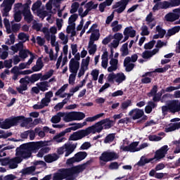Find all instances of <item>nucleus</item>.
<instances>
[{"mask_svg":"<svg viewBox=\"0 0 180 180\" xmlns=\"http://www.w3.org/2000/svg\"><path fill=\"white\" fill-rule=\"evenodd\" d=\"M82 170V166H73L69 168L60 169L58 172L53 174V180H75Z\"/></svg>","mask_w":180,"mask_h":180,"instance_id":"obj_1","label":"nucleus"},{"mask_svg":"<svg viewBox=\"0 0 180 180\" xmlns=\"http://www.w3.org/2000/svg\"><path fill=\"white\" fill-rule=\"evenodd\" d=\"M113 126H115V121L110 120V118H105L86 129L89 134H91V133L95 134L96 133L102 132V130H109Z\"/></svg>","mask_w":180,"mask_h":180,"instance_id":"obj_2","label":"nucleus"},{"mask_svg":"<svg viewBox=\"0 0 180 180\" xmlns=\"http://www.w3.org/2000/svg\"><path fill=\"white\" fill-rule=\"evenodd\" d=\"M40 78H41V73H35L30 77L26 75L25 77L21 78L19 81L20 84V86L16 87L18 92L21 95H23V91H27L28 89L27 85H29V84H34V82H37Z\"/></svg>","mask_w":180,"mask_h":180,"instance_id":"obj_3","label":"nucleus"},{"mask_svg":"<svg viewBox=\"0 0 180 180\" xmlns=\"http://www.w3.org/2000/svg\"><path fill=\"white\" fill-rule=\"evenodd\" d=\"M129 2L130 0H121L120 1L116 2L114 5H112V9H115L114 11L110 14V15L107 17L105 20L106 25H110L112 20H113V18H115V12L117 13H123L129 5Z\"/></svg>","mask_w":180,"mask_h":180,"instance_id":"obj_4","label":"nucleus"},{"mask_svg":"<svg viewBox=\"0 0 180 180\" xmlns=\"http://www.w3.org/2000/svg\"><path fill=\"white\" fill-rule=\"evenodd\" d=\"M170 113H176L180 112L179 100H171L167 105L162 106V113L164 116Z\"/></svg>","mask_w":180,"mask_h":180,"instance_id":"obj_5","label":"nucleus"},{"mask_svg":"<svg viewBox=\"0 0 180 180\" xmlns=\"http://www.w3.org/2000/svg\"><path fill=\"white\" fill-rule=\"evenodd\" d=\"M70 72L72 74L69 76V84L73 85L75 82V77H77V73L78 70H79V62L75 61V58H72L69 63Z\"/></svg>","mask_w":180,"mask_h":180,"instance_id":"obj_6","label":"nucleus"},{"mask_svg":"<svg viewBox=\"0 0 180 180\" xmlns=\"http://www.w3.org/2000/svg\"><path fill=\"white\" fill-rule=\"evenodd\" d=\"M15 151L16 157L21 158L22 161H23V160H28V158L32 157V152L30 150L26 143H24L19 148H17Z\"/></svg>","mask_w":180,"mask_h":180,"instance_id":"obj_7","label":"nucleus"},{"mask_svg":"<svg viewBox=\"0 0 180 180\" xmlns=\"http://www.w3.org/2000/svg\"><path fill=\"white\" fill-rule=\"evenodd\" d=\"M20 115L17 117L12 116L10 118H6L4 121L2 122L3 126H4V130H8V129H11V127H13V126H18L19 123H20Z\"/></svg>","mask_w":180,"mask_h":180,"instance_id":"obj_8","label":"nucleus"},{"mask_svg":"<svg viewBox=\"0 0 180 180\" xmlns=\"http://www.w3.org/2000/svg\"><path fill=\"white\" fill-rule=\"evenodd\" d=\"M86 136H89L87 129H80L70 134L69 141H78V140H82Z\"/></svg>","mask_w":180,"mask_h":180,"instance_id":"obj_9","label":"nucleus"},{"mask_svg":"<svg viewBox=\"0 0 180 180\" xmlns=\"http://www.w3.org/2000/svg\"><path fill=\"white\" fill-rule=\"evenodd\" d=\"M25 145H27L31 153L33 154V153H36L40 150V148L44 147L46 146V142L43 141L29 142L26 143Z\"/></svg>","mask_w":180,"mask_h":180,"instance_id":"obj_10","label":"nucleus"},{"mask_svg":"<svg viewBox=\"0 0 180 180\" xmlns=\"http://www.w3.org/2000/svg\"><path fill=\"white\" fill-rule=\"evenodd\" d=\"M117 158H119L117 153L108 151L103 152L99 157L100 161H103V162H109V161H113L117 160Z\"/></svg>","mask_w":180,"mask_h":180,"instance_id":"obj_11","label":"nucleus"},{"mask_svg":"<svg viewBox=\"0 0 180 180\" xmlns=\"http://www.w3.org/2000/svg\"><path fill=\"white\" fill-rule=\"evenodd\" d=\"M168 153V146L165 145L159 150H156L155 153V155L153 160H156L157 161H160V160H162V158H165V155Z\"/></svg>","mask_w":180,"mask_h":180,"instance_id":"obj_12","label":"nucleus"},{"mask_svg":"<svg viewBox=\"0 0 180 180\" xmlns=\"http://www.w3.org/2000/svg\"><path fill=\"white\" fill-rule=\"evenodd\" d=\"M165 18L167 22H175V20H178L180 18V8L174 9L173 13H168Z\"/></svg>","mask_w":180,"mask_h":180,"instance_id":"obj_13","label":"nucleus"},{"mask_svg":"<svg viewBox=\"0 0 180 180\" xmlns=\"http://www.w3.org/2000/svg\"><path fill=\"white\" fill-rule=\"evenodd\" d=\"M129 116H132L133 120H137L139 119H141L143 116H144V110H141L139 108H134L129 111Z\"/></svg>","mask_w":180,"mask_h":180,"instance_id":"obj_14","label":"nucleus"},{"mask_svg":"<svg viewBox=\"0 0 180 180\" xmlns=\"http://www.w3.org/2000/svg\"><path fill=\"white\" fill-rule=\"evenodd\" d=\"M139 146V142L135 141L132 142L129 146H122L120 147V150H122V151H129V153H136L137 151H140V148H137Z\"/></svg>","mask_w":180,"mask_h":180,"instance_id":"obj_15","label":"nucleus"},{"mask_svg":"<svg viewBox=\"0 0 180 180\" xmlns=\"http://www.w3.org/2000/svg\"><path fill=\"white\" fill-rule=\"evenodd\" d=\"M124 67L125 68L126 72H130L133 71L136 65L134 63H130V56H127L124 60Z\"/></svg>","mask_w":180,"mask_h":180,"instance_id":"obj_16","label":"nucleus"},{"mask_svg":"<svg viewBox=\"0 0 180 180\" xmlns=\"http://www.w3.org/2000/svg\"><path fill=\"white\" fill-rule=\"evenodd\" d=\"M77 148V143L74 144H68V143H65V157H68L70 155V154H72L75 149Z\"/></svg>","mask_w":180,"mask_h":180,"instance_id":"obj_17","label":"nucleus"},{"mask_svg":"<svg viewBox=\"0 0 180 180\" xmlns=\"http://www.w3.org/2000/svg\"><path fill=\"white\" fill-rule=\"evenodd\" d=\"M22 162V158L19 157H15L10 159V162L8 163L9 168L11 169H15V168H18V164H20Z\"/></svg>","mask_w":180,"mask_h":180,"instance_id":"obj_18","label":"nucleus"},{"mask_svg":"<svg viewBox=\"0 0 180 180\" xmlns=\"http://www.w3.org/2000/svg\"><path fill=\"white\" fill-rule=\"evenodd\" d=\"M50 102H51V100H49V98H46V97H44L41 100V104H35L33 105V109H43V108L49 106V103H50Z\"/></svg>","mask_w":180,"mask_h":180,"instance_id":"obj_19","label":"nucleus"},{"mask_svg":"<svg viewBox=\"0 0 180 180\" xmlns=\"http://www.w3.org/2000/svg\"><path fill=\"white\" fill-rule=\"evenodd\" d=\"M60 158V156L57 155L56 153L53 154H49L46 156H44V160L45 161L48 163L50 164L51 162H54V161H57Z\"/></svg>","mask_w":180,"mask_h":180,"instance_id":"obj_20","label":"nucleus"},{"mask_svg":"<svg viewBox=\"0 0 180 180\" xmlns=\"http://www.w3.org/2000/svg\"><path fill=\"white\" fill-rule=\"evenodd\" d=\"M64 116H65V112H59L51 117V122L54 124L60 123L61 122V117H64Z\"/></svg>","mask_w":180,"mask_h":180,"instance_id":"obj_21","label":"nucleus"},{"mask_svg":"<svg viewBox=\"0 0 180 180\" xmlns=\"http://www.w3.org/2000/svg\"><path fill=\"white\" fill-rule=\"evenodd\" d=\"M20 117H21L20 120V123H21L20 124L21 127H26V126H27L29 123H32V122H33V119H32V117L26 118L23 115H20Z\"/></svg>","mask_w":180,"mask_h":180,"instance_id":"obj_22","label":"nucleus"},{"mask_svg":"<svg viewBox=\"0 0 180 180\" xmlns=\"http://www.w3.org/2000/svg\"><path fill=\"white\" fill-rule=\"evenodd\" d=\"M155 108H157V104L155 103L153 101H148V105L145 107V113L150 115Z\"/></svg>","mask_w":180,"mask_h":180,"instance_id":"obj_23","label":"nucleus"},{"mask_svg":"<svg viewBox=\"0 0 180 180\" xmlns=\"http://www.w3.org/2000/svg\"><path fill=\"white\" fill-rule=\"evenodd\" d=\"M153 161H154V158L148 159L144 156H142L140 160L138 162L137 165H139V167H144V165H146V164L153 162Z\"/></svg>","mask_w":180,"mask_h":180,"instance_id":"obj_24","label":"nucleus"},{"mask_svg":"<svg viewBox=\"0 0 180 180\" xmlns=\"http://www.w3.org/2000/svg\"><path fill=\"white\" fill-rule=\"evenodd\" d=\"M88 155V153L86 152H78L75 155V158H76V161L77 162H80V161H82V160H85Z\"/></svg>","mask_w":180,"mask_h":180,"instance_id":"obj_25","label":"nucleus"},{"mask_svg":"<svg viewBox=\"0 0 180 180\" xmlns=\"http://www.w3.org/2000/svg\"><path fill=\"white\" fill-rule=\"evenodd\" d=\"M37 86L39 88V90L42 92H46V91H49V82H41L37 84Z\"/></svg>","mask_w":180,"mask_h":180,"instance_id":"obj_26","label":"nucleus"},{"mask_svg":"<svg viewBox=\"0 0 180 180\" xmlns=\"http://www.w3.org/2000/svg\"><path fill=\"white\" fill-rule=\"evenodd\" d=\"M115 139H116V134H109L104 139L103 143L105 144H110V143H113L115 141Z\"/></svg>","mask_w":180,"mask_h":180,"instance_id":"obj_27","label":"nucleus"},{"mask_svg":"<svg viewBox=\"0 0 180 180\" xmlns=\"http://www.w3.org/2000/svg\"><path fill=\"white\" fill-rule=\"evenodd\" d=\"M22 15L25 18V20L27 22V23H30L33 20V16L30 13V10L24 11L22 10Z\"/></svg>","mask_w":180,"mask_h":180,"instance_id":"obj_28","label":"nucleus"},{"mask_svg":"<svg viewBox=\"0 0 180 180\" xmlns=\"http://www.w3.org/2000/svg\"><path fill=\"white\" fill-rule=\"evenodd\" d=\"M164 175H165V174L157 173L154 169H151L149 172V176H154L156 179H162L164 178Z\"/></svg>","mask_w":180,"mask_h":180,"instance_id":"obj_29","label":"nucleus"},{"mask_svg":"<svg viewBox=\"0 0 180 180\" xmlns=\"http://www.w3.org/2000/svg\"><path fill=\"white\" fill-rule=\"evenodd\" d=\"M180 124L178 122L173 123L170 127L165 128L166 133H169L171 131H175V130H179Z\"/></svg>","mask_w":180,"mask_h":180,"instance_id":"obj_30","label":"nucleus"},{"mask_svg":"<svg viewBox=\"0 0 180 180\" xmlns=\"http://www.w3.org/2000/svg\"><path fill=\"white\" fill-rule=\"evenodd\" d=\"M63 120L66 123H68L70 122H73L75 120L74 119V112H68L67 114H65L63 116Z\"/></svg>","mask_w":180,"mask_h":180,"instance_id":"obj_31","label":"nucleus"},{"mask_svg":"<svg viewBox=\"0 0 180 180\" xmlns=\"http://www.w3.org/2000/svg\"><path fill=\"white\" fill-rule=\"evenodd\" d=\"M51 148L49 147H42L38 152L37 156L39 157V158H42V157L45 155L47 154L50 151Z\"/></svg>","mask_w":180,"mask_h":180,"instance_id":"obj_32","label":"nucleus"},{"mask_svg":"<svg viewBox=\"0 0 180 180\" xmlns=\"http://www.w3.org/2000/svg\"><path fill=\"white\" fill-rule=\"evenodd\" d=\"M123 81H126V75H124V73H117L115 82H117V84H122Z\"/></svg>","mask_w":180,"mask_h":180,"instance_id":"obj_33","label":"nucleus"},{"mask_svg":"<svg viewBox=\"0 0 180 180\" xmlns=\"http://www.w3.org/2000/svg\"><path fill=\"white\" fill-rule=\"evenodd\" d=\"M103 115H105V113H99L93 117H88L85 119V120L86 122H95L96 120H98V119H100V117H102Z\"/></svg>","mask_w":180,"mask_h":180,"instance_id":"obj_34","label":"nucleus"},{"mask_svg":"<svg viewBox=\"0 0 180 180\" xmlns=\"http://www.w3.org/2000/svg\"><path fill=\"white\" fill-rule=\"evenodd\" d=\"M75 120H82L85 119V113L82 112H73Z\"/></svg>","mask_w":180,"mask_h":180,"instance_id":"obj_35","label":"nucleus"},{"mask_svg":"<svg viewBox=\"0 0 180 180\" xmlns=\"http://www.w3.org/2000/svg\"><path fill=\"white\" fill-rule=\"evenodd\" d=\"M165 94V90L162 89L160 92L156 93L155 96H153V102H160L161 101V96L162 94Z\"/></svg>","mask_w":180,"mask_h":180,"instance_id":"obj_36","label":"nucleus"},{"mask_svg":"<svg viewBox=\"0 0 180 180\" xmlns=\"http://www.w3.org/2000/svg\"><path fill=\"white\" fill-rule=\"evenodd\" d=\"M34 171H36V167L31 166L22 169V174L23 175H30V174H33Z\"/></svg>","mask_w":180,"mask_h":180,"instance_id":"obj_37","label":"nucleus"},{"mask_svg":"<svg viewBox=\"0 0 180 180\" xmlns=\"http://www.w3.org/2000/svg\"><path fill=\"white\" fill-rule=\"evenodd\" d=\"M90 60H91V57H89V56H87L85 59H82L81 68L88 70V66L89 65Z\"/></svg>","mask_w":180,"mask_h":180,"instance_id":"obj_38","label":"nucleus"},{"mask_svg":"<svg viewBox=\"0 0 180 180\" xmlns=\"http://www.w3.org/2000/svg\"><path fill=\"white\" fill-rule=\"evenodd\" d=\"M169 68H171V65H165L164 68H156L154 70V72H158V73L167 72V71H168V70H169Z\"/></svg>","mask_w":180,"mask_h":180,"instance_id":"obj_39","label":"nucleus"},{"mask_svg":"<svg viewBox=\"0 0 180 180\" xmlns=\"http://www.w3.org/2000/svg\"><path fill=\"white\" fill-rule=\"evenodd\" d=\"M180 30V26H175L167 31L168 36H174L176 33H178Z\"/></svg>","mask_w":180,"mask_h":180,"instance_id":"obj_40","label":"nucleus"},{"mask_svg":"<svg viewBox=\"0 0 180 180\" xmlns=\"http://www.w3.org/2000/svg\"><path fill=\"white\" fill-rule=\"evenodd\" d=\"M30 53H32L30 51L26 49V50H20L19 52V56L20 58H27L28 54L30 55Z\"/></svg>","mask_w":180,"mask_h":180,"instance_id":"obj_41","label":"nucleus"},{"mask_svg":"<svg viewBox=\"0 0 180 180\" xmlns=\"http://www.w3.org/2000/svg\"><path fill=\"white\" fill-rule=\"evenodd\" d=\"M157 92H158V86L154 85L150 91L148 93L147 95L149 98H151V96H154Z\"/></svg>","mask_w":180,"mask_h":180,"instance_id":"obj_42","label":"nucleus"},{"mask_svg":"<svg viewBox=\"0 0 180 180\" xmlns=\"http://www.w3.org/2000/svg\"><path fill=\"white\" fill-rule=\"evenodd\" d=\"M71 8H72L70 11V13L72 14L75 13L78 11V8H79V3L74 2L72 4Z\"/></svg>","mask_w":180,"mask_h":180,"instance_id":"obj_43","label":"nucleus"},{"mask_svg":"<svg viewBox=\"0 0 180 180\" xmlns=\"http://www.w3.org/2000/svg\"><path fill=\"white\" fill-rule=\"evenodd\" d=\"M99 37H101L99 30H97L95 32H92L90 36V39L94 40V41H97V40H99Z\"/></svg>","mask_w":180,"mask_h":180,"instance_id":"obj_44","label":"nucleus"},{"mask_svg":"<svg viewBox=\"0 0 180 180\" xmlns=\"http://www.w3.org/2000/svg\"><path fill=\"white\" fill-rule=\"evenodd\" d=\"M129 106H131V100H127L122 103L121 104V109H123V110H126Z\"/></svg>","mask_w":180,"mask_h":180,"instance_id":"obj_45","label":"nucleus"},{"mask_svg":"<svg viewBox=\"0 0 180 180\" xmlns=\"http://www.w3.org/2000/svg\"><path fill=\"white\" fill-rule=\"evenodd\" d=\"M15 22H19L22 20V11H18L14 13Z\"/></svg>","mask_w":180,"mask_h":180,"instance_id":"obj_46","label":"nucleus"},{"mask_svg":"<svg viewBox=\"0 0 180 180\" xmlns=\"http://www.w3.org/2000/svg\"><path fill=\"white\" fill-rule=\"evenodd\" d=\"M155 44V40H152L144 45L145 50H151Z\"/></svg>","mask_w":180,"mask_h":180,"instance_id":"obj_47","label":"nucleus"},{"mask_svg":"<svg viewBox=\"0 0 180 180\" xmlns=\"http://www.w3.org/2000/svg\"><path fill=\"white\" fill-rule=\"evenodd\" d=\"M141 30V36H148V34H150V32L148 31V27H147V25L142 26Z\"/></svg>","mask_w":180,"mask_h":180,"instance_id":"obj_48","label":"nucleus"},{"mask_svg":"<svg viewBox=\"0 0 180 180\" xmlns=\"http://www.w3.org/2000/svg\"><path fill=\"white\" fill-rule=\"evenodd\" d=\"M162 4H163V1L156 2L154 6L153 7V12H155V11H160V9H163Z\"/></svg>","mask_w":180,"mask_h":180,"instance_id":"obj_49","label":"nucleus"},{"mask_svg":"<svg viewBox=\"0 0 180 180\" xmlns=\"http://www.w3.org/2000/svg\"><path fill=\"white\" fill-rule=\"evenodd\" d=\"M78 19V14L75 13L72 15L68 19V24L69 25H72V23H75V21Z\"/></svg>","mask_w":180,"mask_h":180,"instance_id":"obj_50","label":"nucleus"},{"mask_svg":"<svg viewBox=\"0 0 180 180\" xmlns=\"http://www.w3.org/2000/svg\"><path fill=\"white\" fill-rule=\"evenodd\" d=\"M69 126H72L70 128L73 131L78 130V129H82V125H81V123H72L69 124Z\"/></svg>","mask_w":180,"mask_h":180,"instance_id":"obj_51","label":"nucleus"},{"mask_svg":"<svg viewBox=\"0 0 180 180\" xmlns=\"http://www.w3.org/2000/svg\"><path fill=\"white\" fill-rule=\"evenodd\" d=\"M91 75L93 77L94 81H98V77H99V70L94 69L91 71Z\"/></svg>","mask_w":180,"mask_h":180,"instance_id":"obj_52","label":"nucleus"},{"mask_svg":"<svg viewBox=\"0 0 180 180\" xmlns=\"http://www.w3.org/2000/svg\"><path fill=\"white\" fill-rule=\"evenodd\" d=\"M68 87V84H64L63 86H62L60 87V89H59L55 94L56 96H60V95H61V94L63 92H64V91H65V89H67V88Z\"/></svg>","mask_w":180,"mask_h":180,"instance_id":"obj_53","label":"nucleus"},{"mask_svg":"<svg viewBox=\"0 0 180 180\" xmlns=\"http://www.w3.org/2000/svg\"><path fill=\"white\" fill-rule=\"evenodd\" d=\"M75 162H78L77 161V159L74 156V157L70 158L67 160L66 165H68L69 167H71L72 165L75 164Z\"/></svg>","mask_w":180,"mask_h":180,"instance_id":"obj_54","label":"nucleus"},{"mask_svg":"<svg viewBox=\"0 0 180 180\" xmlns=\"http://www.w3.org/2000/svg\"><path fill=\"white\" fill-rule=\"evenodd\" d=\"M119 167L120 165L117 162H112L109 165L108 168L111 170L119 169Z\"/></svg>","mask_w":180,"mask_h":180,"instance_id":"obj_55","label":"nucleus"},{"mask_svg":"<svg viewBox=\"0 0 180 180\" xmlns=\"http://www.w3.org/2000/svg\"><path fill=\"white\" fill-rule=\"evenodd\" d=\"M40 6H41V1L38 0L32 5V11H37Z\"/></svg>","mask_w":180,"mask_h":180,"instance_id":"obj_56","label":"nucleus"},{"mask_svg":"<svg viewBox=\"0 0 180 180\" xmlns=\"http://www.w3.org/2000/svg\"><path fill=\"white\" fill-rule=\"evenodd\" d=\"M143 58L147 59V58H151L153 57V55H151V51H145L142 53Z\"/></svg>","mask_w":180,"mask_h":180,"instance_id":"obj_57","label":"nucleus"},{"mask_svg":"<svg viewBox=\"0 0 180 180\" xmlns=\"http://www.w3.org/2000/svg\"><path fill=\"white\" fill-rule=\"evenodd\" d=\"M69 25H68L66 29V33H68V34H70V33H71V31L75 30V23Z\"/></svg>","mask_w":180,"mask_h":180,"instance_id":"obj_58","label":"nucleus"},{"mask_svg":"<svg viewBox=\"0 0 180 180\" xmlns=\"http://www.w3.org/2000/svg\"><path fill=\"white\" fill-rule=\"evenodd\" d=\"M12 59L4 60V65L5 68H12Z\"/></svg>","mask_w":180,"mask_h":180,"instance_id":"obj_59","label":"nucleus"},{"mask_svg":"<svg viewBox=\"0 0 180 180\" xmlns=\"http://www.w3.org/2000/svg\"><path fill=\"white\" fill-rule=\"evenodd\" d=\"M164 168H165V165L164 163H159L158 164L155 169L154 171L157 172V171H161L162 169H164Z\"/></svg>","mask_w":180,"mask_h":180,"instance_id":"obj_60","label":"nucleus"},{"mask_svg":"<svg viewBox=\"0 0 180 180\" xmlns=\"http://www.w3.org/2000/svg\"><path fill=\"white\" fill-rule=\"evenodd\" d=\"M37 43L39 44V46H44V44L46 43V41L44 39L41 38V37H37Z\"/></svg>","mask_w":180,"mask_h":180,"instance_id":"obj_61","label":"nucleus"},{"mask_svg":"<svg viewBox=\"0 0 180 180\" xmlns=\"http://www.w3.org/2000/svg\"><path fill=\"white\" fill-rule=\"evenodd\" d=\"M115 79H116V74L110 73L108 75V82H114Z\"/></svg>","mask_w":180,"mask_h":180,"instance_id":"obj_62","label":"nucleus"},{"mask_svg":"<svg viewBox=\"0 0 180 180\" xmlns=\"http://www.w3.org/2000/svg\"><path fill=\"white\" fill-rule=\"evenodd\" d=\"M146 22H148V23H151L152 22H154V18H153V13H149V14L146 16Z\"/></svg>","mask_w":180,"mask_h":180,"instance_id":"obj_63","label":"nucleus"},{"mask_svg":"<svg viewBox=\"0 0 180 180\" xmlns=\"http://www.w3.org/2000/svg\"><path fill=\"white\" fill-rule=\"evenodd\" d=\"M91 147V143L89 142H84L80 147L81 150H88V148H90Z\"/></svg>","mask_w":180,"mask_h":180,"instance_id":"obj_64","label":"nucleus"}]
</instances>
